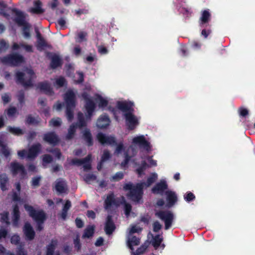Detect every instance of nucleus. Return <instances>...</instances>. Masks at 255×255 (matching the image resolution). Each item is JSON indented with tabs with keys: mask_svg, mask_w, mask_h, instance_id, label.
<instances>
[{
	"mask_svg": "<svg viewBox=\"0 0 255 255\" xmlns=\"http://www.w3.org/2000/svg\"><path fill=\"white\" fill-rule=\"evenodd\" d=\"M24 208L30 217L37 225V230L41 231L43 229V224L47 219V215L42 210H35L34 207L28 204L24 205Z\"/></svg>",
	"mask_w": 255,
	"mask_h": 255,
	"instance_id": "f257e3e1",
	"label": "nucleus"
},
{
	"mask_svg": "<svg viewBox=\"0 0 255 255\" xmlns=\"http://www.w3.org/2000/svg\"><path fill=\"white\" fill-rule=\"evenodd\" d=\"M34 74L33 71L28 69L26 72L17 71L15 72V77L16 84L21 85L24 89L32 87L33 77Z\"/></svg>",
	"mask_w": 255,
	"mask_h": 255,
	"instance_id": "f03ea898",
	"label": "nucleus"
},
{
	"mask_svg": "<svg viewBox=\"0 0 255 255\" xmlns=\"http://www.w3.org/2000/svg\"><path fill=\"white\" fill-rule=\"evenodd\" d=\"M124 189L125 190L129 191L128 196L133 201L138 202L142 197L143 194L142 183H137L135 185H133L131 183H126L124 186Z\"/></svg>",
	"mask_w": 255,
	"mask_h": 255,
	"instance_id": "7ed1b4c3",
	"label": "nucleus"
},
{
	"mask_svg": "<svg viewBox=\"0 0 255 255\" xmlns=\"http://www.w3.org/2000/svg\"><path fill=\"white\" fill-rule=\"evenodd\" d=\"M97 138L99 142L102 145H117L116 152L121 153L124 150V146L122 142L117 144L116 138L113 136H107L102 132H99L97 135Z\"/></svg>",
	"mask_w": 255,
	"mask_h": 255,
	"instance_id": "20e7f679",
	"label": "nucleus"
},
{
	"mask_svg": "<svg viewBox=\"0 0 255 255\" xmlns=\"http://www.w3.org/2000/svg\"><path fill=\"white\" fill-rule=\"evenodd\" d=\"M24 61L23 56L18 53L10 54L0 58V62L1 63L11 67L17 66Z\"/></svg>",
	"mask_w": 255,
	"mask_h": 255,
	"instance_id": "39448f33",
	"label": "nucleus"
},
{
	"mask_svg": "<svg viewBox=\"0 0 255 255\" xmlns=\"http://www.w3.org/2000/svg\"><path fill=\"white\" fill-rule=\"evenodd\" d=\"M155 216L164 222L165 229H169L172 226L174 216L170 211H159L155 214Z\"/></svg>",
	"mask_w": 255,
	"mask_h": 255,
	"instance_id": "423d86ee",
	"label": "nucleus"
},
{
	"mask_svg": "<svg viewBox=\"0 0 255 255\" xmlns=\"http://www.w3.org/2000/svg\"><path fill=\"white\" fill-rule=\"evenodd\" d=\"M10 169L13 175L20 173L21 178H24L27 175L24 166L17 161H13L10 164Z\"/></svg>",
	"mask_w": 255,
	"mask_h": 255,
	"instance_id": "0eeeda50",
	"label": "nucleus"
},
{
	"mask_svg": "<svg viewBox=\"0 0 255 255\" xmlns=\"http://www.w3.org/2000/svg\"><path fill=\"white\" fill-rule=\"evenodd\" d=\"M46 56L50 60V68L56 69L63 65V60L58 55L50 52H46Z\"/></svg>",
	"mask_w": 255,
	"mask_h": 255,
	"instance_id": "6e6552de",
	"label": "nucleus"
},
{
	"mask_svg": "<svg viewBox=\"0 0 255 255\" xmlns=\"http://www.w3.org/2000/svg\"><path fill=\"white\" fill-rule=\"evenodd\" d=\"M133 113V112H128L124 114L126 125L128 129L130 130L134 129L139 124L136 117Z\"/></svg>",
	"mask_w": 255,
	"mask_h": 255,
	"instance_id": "1a4fd4ad",
	"label": "nucleus"
},
{
	"mask_svg": "<svg viewBox=\"0 0 255 255\" xmlns=\"http://www.w3.org/2000/svg\"><path fill=\"white\" fill-rule=\"evenodd\" d=\"M43 140L50 145L55 146L60 142V139L54 131H49L43 134Z\"/></svg>",
	"mask_w": 255,
	"mask_h": 255,
	"instance_id": "9d476101",
	"label": "nucleus"
},
{
	"mask_svg": "<svg viewBox=\"0 0 255 255\" xmlns=\"http://www.w3.org/2000/svg\"><path fill=\"white\" fill-rule=\"evenodd\" d=\"M116 229V225L113 220L112 216L108 215L106 218L104 227L106 234L110 235L113 234Z\"/></svg>",
	"mask_w": 255,
	"mask_h": 255,
	"instance_id": "9b49d317",
	"label": "nucleus"
},
{
	"mask_svg": "<svg viewBox=\"0 0 255 255\" xmlns=\"http://www.w3.org/2000/svg\"><path fill=\"white\" fill-rule=\"evenodd\" d=\"M118 108L124 114L128 112H133V104L131 102L119 101L117 102Z\"/></svg>",
	"mask_w": 255,
	"mask_h": 255,
	"instance_id": "f8f14e48",
	"label": "nucleus"
},
{
	"mask_svg": "<svg viewBox=\"0 0 255 255\" xmlns=\"http://www.w3.org/2000/svg\"><path fill=\"white\" fill-rule=\"evenodd\" d=\"M64 99L66 106L76 107V95L72 90H68L64 95Z\"/></svg>",
	"mask_w": 255,
	"mask_h": 255,
	"instance_id": "ddd939ff",
	"label": "nucleus"
},
{
	"mask_svg": "<svg viewBox=\"0 0 255 255\" xmlns=\"http://www.w3.org/2000/svg\"><path fill=\"white\" fill-rule=\"evenodd\" d=\"M41 150V145L40 143L33 144L28 149L27 157L28 159H34L39 154Z\"/></svg>",
	"mask_w": 255,
	"mask_h": 255,
	"instance_id": "4468645a",
	"label": "nucleus"
},
{
	"mask_svg": "<svg viewBox=\"0 0 255 255\" xmlns=\"http://www.w3.org/2000/svg\"><path fill=\"white\" fill-rule=\"evenodd\" d=\"M168 188V185L165 180H161L157 183L152 188V193L154 194H162L163 192Z\"/></svg>",
	"mask_w": 255,
	"mask_h": 255,
	"instance_id": "2eb2a0df",
	"label": "nucleus"
},
{
	"mask_svg": "<svg viewBox=\"0 0 255 255\" xmlns=\"http://www.w3.org/2000/svg\"><path fill=\"white\" fill-rule=\"evenodd\" d=\"M132 143L138 145L148 150L150 148V143L147 141L143 135L137 136L132 139Z\"/></svg>",
	"mask_w": 255,
	"mask_h": 255,
	"instance_id": "dca6fc26",
	"label": "nucleus"
},
{
	"mask_svg": "<svg viewBox=\"0 0 255 255\" xmlns=\"http://www.w3.org/2000/svg\"><path fill=\"white\" fill-rule=\"evenodd\" d=\"M166 196L167 204L166 207L167 208H171L175 205L177 201V196L176 193L170 190H168L165 192Z\"/></svg>",
	"mask_w": 255,
	"mask_h": 255,
	"instance_id": "f3484780",
	"label": "nucleus"
},
{
	"mask_svg": "<svg viewBox=\"0 0 255 255\" xmlns=\"http://www.w3.org/2000/svg\"><path fill=\"white\" fill-rule=\"evenodd\" d=\"M23 231L27 240L31 241L34 239L35 233L30 223H25Z\"/></svg>",
	"mask_w": 255,
	"mask_h": 255,
	"instance_id": "a211bd4d",
	"label": "nucleus"
},
{
	"mask_svg": "<svg viewBox=\"0 0 255 255\" xmlns=\"http://www.w3.org/2000/svg\"><path fill=\"white\" fill-rule=\"evenodd\" d=\"M36 87L46 95L51 96L54 94L50 84L47 81L38 83Z\"/></svg>",
	"mask_w": 255,
	"mask_h": 255,
	"instance_id": "6ab92c4d",
	"label": "nucleus"
},
{
	"mask_svg": "<svg viewBox=\"0 0 255 255\" xmlns=\"http://www.w3.org/2000/svg\"><path fill=\"white\" fill-rule=\"evenodd\" d=\"M12 225L14 227H18L20 217L19 206L17 204H15L12 206Z\"/></svg>",
	"mask_w": 255,
	"mask_h": 255,
	"instance_id": "aec40b11",
	"label": "nucleus"
},
{
	"mask_svg": "<svg viewBox=\"0 0 255 255\" xmlns=\"http://www.w3.org/2000/svg\"><path fill=\"white\" fill-rule=\"evenodd\" d=\"M111 121L108 115H101L97 121V126L101 129L107 128L110 125Z\"/></svg>",
	"mask_w": 255,
	"mask_h": 255,
	"instance_id": "412c9836",
	"label": "nucleus"
},
{
	"mask_svg": "<svg viewBox=\"0 0 255 255\" xmlns=\"http://www.w3.org/2000/svg\"><path fill=\"white\" fill-rule=\"evenodd\" d=\"M11 11L14 13L16 17L14 19V21L19 25L22 26L27 23L25 21V16L23 12L16 8L11 9Z\"/></svg>",
	"mask_w": 255,
	"mask_h": 255,
	"instance_id": "4be33fe9",
	"label": "nucleus"
},
{
	"mask_svg": "<svg viewBox=\"0 0 255 255\" xmlns=\"http://www.w3.org/2000/svg\"><path fill=\"white\" fill-rule=\"evenodd\" d=\"M85 108L87 112V119L90 120L95 111L96 108L95 104L92 100H88L85 102Z\"/></svg>",
	"mask_w": 255,
	"mask_h": 255,
	"instance_id": "5701e85b",
	"label": "nucleus"
},
{
	"mask_svg": "<svg viewBox=\"0 0 255 255\" xmlns=\"http://www.w3.org/2000/svg\"><path fill=\"white\" fill-rule=\"evenodd\" d=\"M211 18V14L210 13L209 9H205L202 11L201 15L199 19L200 25L203 26V25L210 20Z\"/></svg>",
	"mask_w": 255,
	"mask_h": 255,
	"instance_id": "b1692460",
	"label": "nucleus"
},
{
	"mask_svg": "<svg viewBox=\"0 0 255 255\" xmlns=\"http://www.w3.org/2000/svg\"><path fill=\"white\" fill-rule=\"evenodd\" d=\"M82 138L88 146L90 147L93 145V139L89 129L86 128L84 130L83 132Z\"/></svg>",
	"mask_w": 255,
	"mask_h": 255,
	"instance_id": "393cba45",
	"label": "nucleus"
},
{
	"mask_svg": "<svg viewBox=\"0 0 255 255\" xmlns=\"http://www.w3.org/2000/svg\"><path fill=\"white\" fill-rule=\"evenodd\" d=\"M20 48H24L25 50L27 52H33L32 45L25 44L23 43H17L14 42L13 43L11 47L12 50H17Z\"/></svg>",
	"mask_w": 255,
	"mask_h": 255,
	"instance_id": "a878e982",
	"label": "nucleus"
},
{
	"mask_svg": "<svg viewBox=\"0 0 255 255\" xmlns=\"http://www.w3.org/2000/svg\"><path fill=\"white\" fill-rule=\"evenodd\" d=\"M36 47L37 49L39 51H43L44 48H47L50 49L52 48V45L47 43L44 38L40 39L37 41Z\"/></svg>",
	"mask_w": 255,
	"mask_h": 255,
	"instance_id": "bb28decb",
	"label": "nucleus"
},
{
	"mask_svg": "<svg viewBox=\"0 0 255 255\" xmlns=\"http://www.w3.org/2000/svg\"><path fill=\"white\" fill-rule=\"evenodd\" d=\"M91 156L90 154L88 155L86 157L83 159L74 158L71 161L70 164L73 165L81 166L84 163L88 162L91 160Z\"/></svg>",
	"mask_w": 255,
	"mask_h": 255,
	"instance_id": "cd10ccee",
	"label": "nucleus"
},
{
	"mask_svg": "<svg viewBox=\"0 0 255 255\" xmlns=\"http://www.w3.org/2000/svg\"><path fill=\"white\" fill-rule=\"evenodd\" d=\"M65 183L61 178L58 179L55 183V189L59 193H63L66 191Z\"/></svg>",
	"mask_w": 255,
	"mask_h": 255,
	"instance_id": "c85d7f7f",
	"label": "nucleus"
},
{
	"mask_svg": "<svg viewBox=\"0 0 255 255\" xmlns=\"http://www.w3.org/2000/svg\"><path fill=\"white\" fill-rule=\"evenodd\" d=\"M9 179L6 173L0 174V188L2 191L7 189L6 185L8 183Z\"/></svg>",
	"mask_w": 255,
	"mask_h": 255,
	"instance_id": "c756f323",
	"label": "nucleus"
},
{
	"mask_svg": "<svg viewBox=\"0 0 255 255\" xmlns=\"http://www.w3.org/2000/svg\"><path fill=\"white\" fill-rule=\"evenodd\" d=\"M78 121L77 123L74 125L76 126V127H78L79 128L86 127L87 126V123L85 120V118L82 112H79L77 115Z\"/></svg>",
	"mask_w": 255,
	"mask_h": 255,
	"instance_id": "7c9ffc66",
	"label": "nucleus"
},
{
	"mask_svg": "<svg viewBox=\"0 0 255 255\" xmlns=\"http://www.w3.org/2000/svg\"><path fill=\"white\" fill-rule=\"evenodd\" d=\"M57 240L52 239L50 243L47 246L46 255H53L56 247L57 245Z\"/></svg>",
	"mask_w": 255,
	"mask_h": 255,
	"instance_id": "2f4dec72",
	"label": "nucleus"
},
{
	"mask_svg": "<svg viewBox=\"0 0 255 255\" xmlns=\"http://www.w3.org/2000/svg\"><path fill=\"white\" fill-rule=\"evenodd\" d=\"M95 231V227L94 226H88L85 230L82 235V238H89L92 237Z\"/></svg>",
	"mask_w": 255,
	"mask_h": 255,
	"instance_id": "473e14b6",
	"label": "nucleus"
},
{
	"mask_svg": "<svg viewBox=\"0 0 255 255\" xmlns=\"http://www.w3.org/2000/svg\"><path fill=\"white\" fill-rule=\"evenodd\" d=\"M140 243V239L135 236H132L128 240V246L131 250L133 251V246H138Z\"/></svg>",
	"mask_w": 255,
	"mask_h": 255,
	"instance_id": "72a5a7b5",
	"label": "nucleus"
},
{
	"mask_svg": "<svg viewBox=\"0 0 255 255\" xmlns=\"http://www.w3.org/2000/svg\"><path fill=\"white\" fill-rule=\"evenodd\" d=\"M8 131L14 135L19 136L23 135L24 133L23 130L18 127H12L9 126L7 127Z\"/></svg>",
	"mask_w": 255,
	"mask_h": 255,
	"instance_id": "f704fd0d",
	"label": "nucleus"
},
{
	"mask_svg": "<svg viewBox=\"0 0 255 255\" xmlns=\"http://www.w3.org/2000/svg\"><path fill=\"white\" fill-rule=\"evenodd\" d=\"M41 3L40 1L35 2V7L31 9V11L34 13L41 14L43 13L44 10L41 7Z\"/></svg>",
	"mask_w": 255,
	"mask_h": 255,
	"instance_id": "c9c22d12",
	"label": "nucleus"
},
{
	"mask_svg": "<svg viewBox=\"0 0 255 255\" xmlns=\"http://www.w3.org/2000/svg\"><path fill=\"white\" fill-rule=\"evenodd\" d=\"M157 178V175L155 173H152L148 178L147 179L146 182H141L143 184V188L144 186L146 187H149L152 184H153Z\"/></svg>",
	"mask_w": 255,
	"mask_h": 255,
	"instance_id": "e433bc0d",
	"label": "nucleus"
},
{
	"mask_svg": "<svg viewBox=\"0 0 255 255\" xmlns=\"http://www.w3.org/2000/svg\"><path fill=\"white\" fill-rule=\"evenodd\" d=\"M77 127L74 124H72L68 128V133L66 135V138L67 139H71L73 138Z\"/></svg>",
	"mask_w": 255,
	"mask_h": 255,
	"instance_id": "4c0bfd02",
	"label": "nucleus"
},
{
	"mask_svg": "<svg viewBox=\"0 0 255 255\" xmlns=\"http://www.w3.org/2000/svg\"><path fill=\"white\" fill-rule=\"evenodd\" d=\"M75 107L66 106V115L68 120L71 122L74 118L73 110Z\"/></svg>",
	"mask_w": 255,
	"mask_h": 255,
	"instance_id": "58836bf2",
	"label": "nucleus"
},
{
	"mask_svg": "<svg viewBox=\"0 0 255 255\" xmlns=\"http://www.w3.org/2000/svg\"><path fill=\"white\" fill-rule=\"evenodd\" d=\"M0 146L1 149L0 152L5 157H8L10 155V151L7 147L6 145L4 144L2 141L0 139Z\"/></svg>",
	"mask_w": 255,
	"mask_h": 255,
	"instance_id": "ea45409f",
	"label": "nucleus"
},
{
	"mask_svg": "<svg viewBox=\"0 0 255 255\" xmlns=\"http://www.w3.org/2000/svg\"><path fill=\"white\" fill-rule=\"evenodd\" d=\"M115 199L113 194L109 195L105 200V203L106 208L110 207L113 204H115Z\"/></svg>",
	"mask_w": 255,
	"mask_h": 255,
	"instance_id": "a19ab883",
	"label": "nucleus"
},
{
	"mask_svg": "<svg viewBox=\"0 0 255 255\" xmlns=\"http://www.w3.org/2000/svg\"><path fill=\"white\" fill-rule=\"evenodd\" d=\"M22 33L24 37L26 38H29L31 36L30 33V25L28 23L23 25Z\"/></svg>",
	"mask_w": 255,
	"mask_h": 255,
	"instance_id": "79ce46f5",
	"label": "nucleus"
},
{
	"mask_svg": "<svg viewBox=\"0 0 255 255\" xmlns=\"http://www.w3.org/2000/svg\"><path fill=\"white\" fill-rule=\"evenodd\" d=\"M0 222L4 223L7 225H10V223L9 220V213L7 211H4L0 213Z\"/></svg>",
	"mask_w": 255,
	"mask_h": 255,
	"instance_id": "37998d69",
	"label": "nucleus"
},
{
	"mask_svg": "<svg viewBox=\"0 0 255 255\" xmlns=\"http://www.w3.org/2000/svg\"><path fill=\"white\" fill-rule=\"evenodd\" d=\"M163 239L162 238H160L159 235H155L153 238L152 241V246L155 248L157 249L158 248L161 243H162Z\"/></svg>",
	"mask_w": 255,
	"mask_h": 255,
	"instance_id": "c03bdc74",
	"label": "nucleus"
},
{
	"mask_svg": "<svg viewBox=\"0 0 255 255\" xmlns=\"http://www.w3.org/2000/svg\"><path fill=\"white\" fill-rule=\"evenodd\" d=\"M148 166L145 161H142L140 165L136 169V172L139 175L144 173V170Z\"/></svg>",
	"mask_w": 255,
	"mask_h": 255,
	"instance_id": "a18cd8bd",
	"label": "nucleus"
},
{
	"mask_svg": "<svg viewBox=\"0 0 255 255\" xmlns=\"http://www.w3.org/2000/svg\"><path fill=\"white\" fill-rule=\"evenodd\" d=\"M6 6L7 5L3 1H0V14L8 18L9 17V14L4 10Z\"/></svg>",
	"mask_w": 255,
	"mask_h": 255,
	"instance_id": "49530a36",
	"label": "nucleus"
},
{
	"mask_svg": "<svg viewBox=\"0 0 255 255\" xmlns=\"http://www.w3.org/2000/svg\"><path fill=\"white\" fill-rule=\"evenodd\" d=\"M124 176V174L122 172H121V171L118 172L114 175L112 176L110 178V180L111 181H115V182L119 181L122 180V179H123Z\"/></svg>",
	"mask_w": 255,
	"mask_h": 255,
	"instance_id": "de8ad7c7",
	"label": "nucleus"
},
{
	"mask_svg": "<svg viewBox=\"0 0 255 255\" xmlns=\"http://www.w3.org/2000/svg\"><path fill=\"white\" fill-rule=\"evenodd\" d=\"M41 177L40 176H36L32 178L31 182V185L33 188H36L39 186L40 185V182L41 180Z\"/></svg>",
	"mask_w": 255,
	"mask_h": 255,
	"instance_id": "09e8293b",
	"label": "nucleus"
},
{
	"mask_svg": "<svg viewBox=\"0 0 255 255\" xmlns=\"http://www.w3.org/2000/svg\"><path fill=\"white\" fill-rule=\"evenodd\" d=\"M25 123L28 125H37L39 122L31 115H28L26 117Z\"/></svg>",
	"mask_w": 255,
	"mask_h": 255,
	"instance_id": "8fccbe9b",
	"label": "nucleus"
},
{
	"mask_svg": "<svg viewBox=\"0 0 255 255\" xmlns=\"http://www.w3.org/2000/svg\"><path fill=\"white\" fill-rule=\"evenodd\" d=\"M55 83L59 87H63L67 84L66 79L62 76L57 79Z\"/></svg>",
	"mask_w": 255,
	"mask_h": 255,
	"instance_id": "3c124183",
	"label": "nucleus"
},
{
	"mask_svg": "<svg viewBox=\"0 0 255 255\" xmlns=\"http://www.w3.org/2000/svg\"><path fill=\"white\" fill-rule=\"evenodd\" d=\"M96 178V176L93 174H87L84 177V181L87 183H89L91 181L95 180Z\"/></svg>",
	"mask_w": 255,
	"mask_h": 255,
	"instance_id": "603ef678",
	"label": "nucleus"
},
{
	"mask_svg": "<svg viewBox=\"0 0 255 255\" xmlns=\"http://www.w3.org/2000/svg\"><path fill=\"white\" fill-rule=\"evenodd\" d=\"M8 48V44L3 39H0V53L5 51Z\"/></svg>",
	"mask_w": 255,
	"mask_h": 255,
	"instance_id": "864d4df0",
	"label": "nucleus"
},
{
	"mask_svg": "<svg viewBox=\"0 0 255 255\" xmlns=\"http://www.w3.org/2000/svg\"><path fill=\"white\" fill-rule=\"evenodd\" d=\"M20 238L17 234H14L10 238V243L15 245H18L20 243Z\"/></svg>",
	"mask_w": 255,
	"mask_h": 255,
	"instance_id": "5fc2aeb1",
	"label": "nucleus"
},
{
	"mask_svg": "<svg viewBox=\"0 0 255 255\" xmlns=\"http://www.w3.org/2000/svg\"><path fill=\"white\" fill-rule=\"evenodd\" d=\"M74 248L76 250L77 252H79L81 249V244L80 243V240L79 237L77 236L75 239H74L73 241Z\"/></svg>",
	"mask_w": 255,
	"mask_h": 255,
	"instance_id": "6e6d98bb",
	"label": "nucleus"
},
{
	"mask_svg": "<svg viewBox=\"0 0 255 255\" xmlns=\"http://www.w3.org/2000/svg\"><path fill=\"white\" fill-rule=\"evenodd\" d=\"M111 157L110 152L107 150H104L103 154L102 155L101 159V162L103 163L106 160L109 159Z\"/></svg>",
	"mask_w": 255,
	"mask_h": 255,
	"instance_id": "4d7b16f0",
	"label": "nucleus"
},
{
	"mask_svg": "<svg viewBox=\"0 0 255 255\" xmlns=\"http://www.w3.org/2000/svg\"><path fill=\"white\" fill-rule=\"evenodd\" d=\"M184 197V199L188 202L192 201L195 199V196L191 192H187Z\"/></svg>",
	"mask_w": 255,
	"mask_h": 255,
	"instance_id": "13d9d810",
	"label": "nucleus"
},
{
	"mask_svg": "<svg viewBox=\"0 0 255 255\" xmlns=\"http://www.w3.org/2000/svg\"><path fill=\"white\" fill-rule=\"evenodd\" d=\"M61 122L59 118L57 119H52L49 123V126L52 127H59L61 125Z\"/></svg>",
	"mask_w": 255,
	"mask_h": 255,
	"instance_id": "bf43d9fd",
	"label": "nucleus"
},
{
	"mask_svg": "<svg viewBox=\"0 0 255 255\" xmlns=\"http://www.w3.org/2000/svg\"><path fill=\"white\" fill-rule=\"evenodd\" d=\"M16 255H27V251L24 249L23 246L20 245L16 249Z\"/></svg>",
	"mask_w": 255,
	"mask_h": 255,
	"instance_id": "052dcab7",
	"label": "nucleus"
},
{
	"mask_svg": "<svg viewBox=\"0 0 255 255\" xmlns=\"http://www.w3.org/2000/svg\"><path fill=\"white\" fill-rule=\"evenodd\" d=\"M132 207L129 203H126L124 205V210L125 215L128 216L131 211Z\"/></svg>",
	"mask_w": 255,
	"mask_h": 255,
	"instance_id": "680f3d73",
	"label": "nucleus"
},
{
	"mask_svg": "<svg viewBox=\"0 0 255 255\" xmlns=\"http://www.w3.org/2000/svg\"><path fill=\"white\" fill-rule=\"evenodd\" d=\"M24 93L23 91H20L17 95V99L19 103L21 105H23L24 103Z\"/></svg>",
	"mask_w": 255,
	"mask_h": 255,
	"instance_id": "e2e57ef3",
	"label": "nucleus"
},
{
	"mask_svg": "<svg viewBox=\"0 0 255 255\" xmlns=\"http://www.w3.org/2000/svg\"><path fill=\"white\" fill-rule=\"evenodd\" d=\"M162 226L158 221H155L153 224V231L155 233L158 232L161 229Z\"/></svg>",
	"mask_w": 255,
	"mask_h": 255,
	"instance_id": "0e129e2a",
	"label": "nucleus"
},
{
	"mask_svg": "<svg viewBox=\"0 0 255 255\" xmlns=\"http://www.w3.org/2000/svg\"><path fill=\"white\" fill-rule=\"evenodd\" d=\"M42 160L43 162L50 163L53 161V158L52 156L49 154H44L43 156Z\"/></svg>",
	"mask_w": 255,
	"mask_h": 255,
	"instance_id": "69168bd1",
	"label": "nucleus"
},
{
	"mask_svg": "<svg viewBox=\"0 0 255 255\" xmlns=\"http://www.w3.org/2000/svg\"><path fill=\"white\" fill-rule=\"evenodd\" d=\"M17 110L16 108L14 107H10L8 108L7 110V115L9 117L13 116L16 113Z\"/></svg>",
	"mask_w": 255,
	"mask_h": 255,
	"instance_id": "338daca9",
	"label": "nucleus"
},
{
	"mask_svg": "<svg viewBox=\"0 0 255 255\" xmlns=\"http://www.w3.org/2000/svg\"><path fill=\"white\" fill-rule=\"evenodd\" d=\"M108 102L102 97L99 99V107L101 108H105L108 106Z\"/></svg>",
	"mask_w": 255,
	"mask_h": 255,
	"instance_id": "774afa93",
	"label": "nucleus"
}]
</instances>
